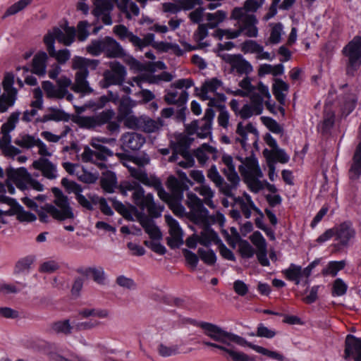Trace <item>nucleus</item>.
I'll list each match as a JSON object with an SVG mask.
<instances>
[{
    "mask_svg": "<svg viewBox=\"0 0 361 361\" xmlns=\"http://www.w3.org/2000/svg\"><path fill=\"white\" fill-rule=\"evenodd\" d=\"M186 204L190 208V216L193 221L202 226L200 235L195 234L186 240L187 246L195 248L197 243L204 246L218 243L219 240L217 234L209 228V225L216 220L209 215L208 210L203 206L202 200L195 194L190 192L187 195Z\"/></svg>",
    "mask_w": 361,
    "mask_h": 361,
    "instance_id": "obj_1",
    "label": "nucleus"
},
{
    "mask_svg": "<svg viewBox=\"0 0 361 361\" xmlns=\"http://www.w3.org/2000/svg\"><path fill=\"white\" fill-rule=\"evenodd\" d=\"M240 90L231 91L234 95L250 97V103L245 104L239 112L243 118H248L254 115H259L264 109V103L267 109L274 112V104L271 103V94L268 86L262 82H259L257 86L252 85L251 79L248 77L243 78L239 82Z\"/></svg>",
    "mask_w": 361,
    "mask_h": 361,
    "instance_id": "obj_2",
    "label": "nucleus"
},
{
    "mask_svg": "<svg viewBox=\"0 0 361 361\" xmlns=\"http://www.w3.org/2000/svg\"><path fill=\"white\" fill-rule=\"evenodd\" d=\"M52 192L54 195V203L56 206L46 204L42 205L47 200L44 195H37L34 196L28 190L25 193V196L22 198V202L30 209L37 210L38 208L44 209L47 214L51 215L53 218L63 221L66 219H72L74 218V214L71 207L69 205L68 199L64 196L62 192L57 188H52Z\"/></svg>",
    "mask_w": 361,
    "mask_h": 361,
    "instance_id": "obj_3",
    "label": "nucleus"
},
{
    "mask_svg": "<svg viewBox=\"0 0 361 361\" xmlns=\"http://www.w3.org/2000/svg\"><path fill=\"white\" fill-rule=\"evenodd\" d=\"M75 29L74 27L68 26L67 22L60 26H55L49 29L44 35L43 42L46 47L48 54L54 57L59 63L63 64L71 58V52L67 49L56 51L55 42L66 46H70L75 40Z\"/></svg>",
    "mask_w": 361,
    "mask_h": 361,
    "instance_id": "obj_4",
    "label": "nucleus"
},
{
    "mask_svg": "<svg viewBox=\"0 0 361 361\" xmlns=\"http://www.w3.org/2000/svg\"><path fill=\"white\" fill-rule=\"evenodd\" d=\"M221 161L225 165L224 173L226 176L228 180L231 183V186L224 184V179L219 174L215 165H212L207 171V177L219 188L220 190L226 195L231 196V190L235 188L240 182V178L235 171V165L233 163V157L227 154H223Z\"/></svg>",
    "mask_w": 361,
    "mask_h": 361,
    "instance_id": "obj_5",
    "label": "nucleus"
},
{
    "mask_svg": "<svg viewBox=\"0 0 361 361\" xmlns=\"http://www.w3.org/2000/svg\"><path fill=\"white\" fill-rule=\"evenodd\" d=\"M121 187L126 192H133L132 197L135 205L142 211L146 210L149 216L157 218L161 215L164 207L154 202L152 194H145L143 188L137 183L125 181L121 184Z\"/></svg>",
    "mask_w": 361,
    "mask_h": 361,
    "instance_id": "obj_6",
    "label": "nucleus"
},
{
    "mask_svg": "<svg viewBox=\"0 0 361 361\" xmlns=\"http://www.w3.org/2000/svg\"><path fill=\"white\" fill-rule=\"evenodd\" d=\"M198 91L200 97L209 100V106H219L220 102L225 100L224 87L222 81L216 78L206 80Z\"/></svg>",
    "mask_w": 361,
    "mask_h": 361,
    "instance_id": "obj_7",
    "label": "nucleus"
},
{
    "mask_svg": "<svg viewBox=\"0 0 361 361\" xmlns=\"http://www.w3.org/2000/svg\"><path fill=\"white\" fill-rule=\"evenodd\" d=\"M207 336L217 341L220 345L234 347V344L244 346L246 340L232 333L227 332L219 326L210 323L204 322L200 324Z\"/></svg>",
    "mask_w": 361,
    "mask_h": 361,
    "instance_id": "obj_8",
    "label": "nucleus"
},
{
    "mask_svg": "<svg viewBox=\"0 0 361 361\" xmlns=\"http://www.w3.org/2000/svg\"><path fill=\"white\" fill-rule=\"evenodd\" d=\"M112 101L115 104L119 103V113L120 114H127L131 111V108L135 105V102L133 101L129 97H123L121 101L118 99V96L116 94L110 92L109 97L102 96L99 98L97 102H89L82 106H77L74 105L76 111L78 114L84 112L87 109H92L93 110H98L103 108L109 101Z\"/></svg>",
    "mask_w": 361,
    "mask_h": 361,
    "instance_id": "obj_9",
    "label": "nucleus"
},
{
    "mask_svg": "<svg viewBox=\"0 0 361 361\" xmlns=\"http://www.w3.org/2000/svg\"><path fill=\"white\" fill-rule=\"evenodd\" d=\"M94 62L96 61L94 60L80 56H75L73 59L72 68L77 70L75 84L72 87L73 90L81 93H90L92 91L86 79L88 75L87 67Z\"/></svg>",
    "mask_w": 361,
    "mask_h": 361,
    "instance_id": "obj_10",
    "label": "nucleus"
},
{
    "mask_svg": "<svg viewBox=\"0 0 361 361\" xmlns=\"http://www.w3.org/2000/svg\"><path fill=\"white\" fill-rule=\"evenodd\" d=\"M231 18L236 20L235 25L238 27L240 35L243 34L248 37H257V20L254 15L245 13L242 8H235Z\"/></svg>",
    "mask_w": 361,
    "mask_h": 361,
    "instance_id": "obj_11",
    "label": "nucleus"
},
{
    "mask_svg": "<svg viewBox=\"0 0 361 361\" xmlns=\"http://www.w3.org/2000/svg\"><path fill=\"white\" fill-rule=\"evenodd\" d=\"M243 165L240 171L246 183L252 191L258 192L262 188V184L259 179L262 177L263 173L257 158L254 156L246 158Z\"/></svg>",
    "mask_w": 361,
    "mask_h": 361,
    "instance_id": "obj_12",
    "label": "nucleus"
},
{
    "mask_svg": "<svg viewBox=\"0 0 361 361\" xmlns=\"http://www.w3.org/2000/svg\"><path fill=\"white\" fill-rule=\"evenodd\" d=\"M115 139L105 137H93L91 145L96 149L92 151L89 147H85L81 154V159L84 162H95V159H104L113 154V152L104 146V144L114 143Z\"/></svg>",
    "mask_w": 361,
    "mask_h": 361,
    "instance_id": "obj_13",
    "label": "nucleus"
},
{
    "mask_svg": "<svg viewBox=\"0 0 361 361\" xmlns=\"http://www.w3.org/2000/svg\"><path fill=\"white\" fill-rule=\"evenodd\" d=\"M8 180L13 186V184H15L22 190L28 191L30 188H32L39 192L44 190V185L33 179L25 168L8 170Z\"/></svg>",
    "mask_w": 361,
    "mask_h": 361,
    "instance_id": "obj_14",
    "label": "nucleus"
},
{
    "mask_svg": "<svg viewBox=\"0 0 361 361\" xmlns=\"http://www.w3.org/2000/svg\"><path fill=\"white\" fill-rule=\"evenodd\" d=\"M56 84L57 86H55L50 81L43 82L42 89L47 97L55 99L66 97L67 100L71 102L73 95L68 92V88L72 85V80L66 76H61L57 79Z\"/></svg>",
    "mask_w": 361,
    "mask_h": 361,
    "instance_id": "obj_15",
    "label": "nucleus"
},
{
    "mask_svg": "<svg viewBox=\"0 0 361 361\" xmlns=\"http://www.w3.org/2000/svg\"><path fill=\"white\" fill-rule=\"evenodd\" d=\"M15 75L11 72L5 73L2 82L4 93L0 96V112H6L13 106L18 99V90L13 87Z\"/></svg>",
    "mask_w": 361,
    "mask_h": 361,
    "instance_id": "obj_16",
    "label": "nucleus"
},
{
    "mask_svg": "<svg viewBox=\"0 0 361 361\" xmlns=\"http://www.w3.org/2000/svg\"><path fill=\"white\" fill-rule=\"evenodd\" d=\"M193 85L190 79H180L176 81L165 95V100L169 104H184L188 98L187 90Z\"/></svg>",
    "mask_w": 361,
    "mask_h": 361,
    "instance_id": "obj_17",
    "label": "nucleus"
},
{
    "mask_svg": "<svg viewBox=\"0 0 361 361\" xmlns=\"http://www.w3.org/2000/svg\"><path fill=\"white\" fill-rule=\"evenodd\" d=\"M123 163L125 166L128 169L132 177L145 185L155 188L160 199L166 202L169 201V195L161 186V182L158 178L152 176L149 177L145 170L133 169L126 162Z\"/></svg>",
    "mask_w": 361,
    "mask_h": 361,
    "instance_id": "obj_18",
    "label": "nucleus"
},
{
    "mask_svg": "<svg viewBox=\"0 0 361 361\" xmlns=\"http://www.w3.org/2000/svg\"><path fill=\"white\" fill-rule=\"evenodd\" d=\"M264 140L271 148L270 149H264L263 151L267 163H271L275 165L276 162L286 164L289 161V156L283 149L279 147L276 140L270 134H266Z\"/></svg>",
    "mask_w": 361,
    "mask_h": 361,
    "instance_id": "obj_19",
    "label": "nucleus"
},
{
    "mask_svg": "<svg viewBox=\"0 0 361 361\" xmlns=\"http://www.w3.org/2000/svg\"><path fill=\"white\" fill-rule=\"evenodd\" d=\"M348 58V71L355 70L361 65V36L355 37L343 49Z\"/></svg>",
    "mask_w": 361,
    "mask_h": 361,
    "instance_id": "obj_20",
    "label": "nucleus"
},
{
    "mask_svg": "<svg viewBox=\"0 0 361 361\" xmlns=\"http://www.w3.org/2000/svg\"><path fill=\"white\" fill-rule=\"evenodd\" d=\"M180 142L175 146L173 153L170 157V161H174L183 168H190L194 165V159L188 150V147L182 142L185 136L180 134Z\"/></svg>",
    "mask_w": 361,
    "mask_h": 361,
    "instance_id": "obj_21",
    "label": "nucleus"
},
{
    "mask_svg": "<svg viewBox=\"0 0 361 361\" xmlns=\"http://www.w3.org/2000/svg\"><path fill=\"white\" fill-rule=\"evenodd\" d=\"M109 67L111 70L104 73V81L101 82L103 87L120 84L126 76V71L120 63L112 61L109 63Z\"/></svg>",
    "mask_w": 361,
    "mask_h": 361,
    "instance_id": "obj_22",
    "label": "nucleus"
},
{
    "mask_svg": "<svg viewBox=\"0 0 361 361\" xmlns=\"http://www.w3.org/2000/svg\"><path fill=\"white\" fill-rule=\"evenodd\" d=\"M114 115L112 109H108L94 116H79L76 122L80 127L91 129L108 123Z\"/></svg>",
    "mask_w": 361,
    "mask_h": 361,
    "instance_id": "obj_23",
    "label": "nucleus"
},
{
    "mask_svg": "<svg viewBox=\"0 0 361 361\" xmlns=\"http://www.w3.org/2000/svg\"><path fill=\"white\" fill-rule=\"evenodd\" d=\"M317 264V262L314 261L307 267L302 269L300 266L291 264L288 269L283 271V274L288 280L294 281L296 284H299L301 281L306 282L307 281L312 269Z\"/></svg>",
    "mask_w": 361,
    "mask_h": 361,
    "instance_id": "obj_24",
    "label": "nucleus"
},
{
    "mask_svg": "<svg viewBox=\"0 0 361 361\" xmlns=\"http://www.w3.org/2000/svg\"><path fill=\"white\" fill-rule=\"evenodd\" d=\"M118 0H113L117 1ZM94 8L92 11L93 15L106 25L112 24L111 12L114 8L112 0H92Z\"/></svg>",
    "mask_w": 361,
    "mask_h": 361,
    "instance_id": "obj_25",
    "label": "nucleus"
},
{
    "mask_svg": "<svg viewBox=\"0 0 361 361\" xmlns=\"http://www.w3.org/2000/svg\"><path fill=\"white\" fill-rule=\"evenodd\" d=\"M165 221L170 235L168 238V245L172 248L180 247L183 244V231L179 223L169 214L165 215Z\"/></svg>",
    "mask_w": 361,
    "mask_h": 361,
    "instance_id": "obj_26",
    "label": "nucleus"
},
{
    "mask_svg": "<svg viewBox=\"0 0 361 361\" xmlns=\"http://www.w3.org/2000/svg\"><path fill=\"white\" fill-rule=\"evenodd\" d=\"M63 166L69 174L75 176L80 181L85 183H94L99 176L97 173L90 172L79 164L64 162Z\"/></svg>",
    "mask_w": 361,
    "mask_h": 361,
    "instance_id": "obj_27",
    "label": "nucleus"
},
{
    "mask_svg": "<svg viewBox=\"0 0 361 361\" xmlns=\"http://www.w3.org/2000/svg\"><path fill=\"white\" fill-rule=\"evenodd\" d=\"M61 183L69 192L75 195L77 201L82 207L90 210L93 209V205L96 204V202H92L90 198V194L88 195L87 197L82 194V189L80 185L67 178L62 179ZM91 195L92 194L91 193Z\"/></svg>",
    "mask_w": 361,
    "mask_h": 361,
    "instance_id": "obj_28",
    "label": "nucleus"
},
{
    "mask_svg": "<svg viewBox=\"0 0 361 361\" xmlns=\"http://www.w3.org/2000/svg\"><path fill=\"white\" fill-rule=\"evenodd\" d=\"M240 49L244 54H255L257 60L273 61L275 55L264 51L263 46L256 41L248 39L240 44Z\"/></svg>",
    "mask_w": 361,
    "mask_h": 361,
    "instance_id": "obj_29",
    "label": "nucleus"
},
{
    "mask_svg": "<svg viewBox=\"0 0 361 361\" xmlns=\"http://www.w3.org/2000/svg\"><path fill=\"white\" fill-rule=\"evenodd\" d=\"M221 59L229 63L238 73L248 75L253 71L252 64L240 54H224Z\"/></svg>",
    "mask_w": 361,
    "mask_h": 361,
    "instance_id": "obj_30",
    "label": "nucleus"
},
{
    "mask_svg": "<svg viewBox=\"0 0 361 361\" xmlns=\"http://www.w3.org/2000/svg\"><path fill=\"white\" fill-rule=\"evenodd\" d=\"M178 179L173 176H170L167 180V185L173 193L180 195L182 197L183 191L188 190L192 185V183L188 178L185 172L178 171Z\"/></svg>",
    "mask_w": 361,
    "mask_h": 361,
    "instance_id": "obj_31",
    "label": "nucleus"
},
{
    "mask_svg": "<svg viewBox=\"0 0 361 361\" xmlns=\"http://www.w3.org/2000/svg\"><path fill=\"white\" fill-rule=\"evenodd\" d=\"M214 117V112L211 108H208L204 113L203 119L199 126L197 121L192 123L193 128L195 130L198 137L205 138L211 134L212 124Z\"/></svg>",
    "mask_w": 361,
    "mask_h": 361,
    "instance_id": "obj_32",
    "label": "nucleus"
},
{
    "mask_svg": "<svg viewBox=\"0 0 361 361\" xmlns=\"http://www.w3.org/2000/svg\"><path fill=\"white\" fill-rule=\"evenodd\" d=\"M121 147L126 150L140 149L145 142V138L137 133H126L121 138Z\"/></svg>",
    "mask_w": 361,
    "mask_h": 361,
    "instance_id": "obj_33",
    "label": "nucleus"
},
{
    "mask_svg": "<svg viewBox=\"0 0 361 361\" xmlns=\"http://www.w3.org/2000/svg\"><path fill=\"white\" fill-rule=\"evenodd\" d=\"M204 344L219 349L222 352V355L228 359L233 361H250L249 356L243 352L237 350L235 347H229L219 343H214L211 342H204Z\"/></svg>",
    "mask_w": 361,
    "mask_h": 361,
    "instance_id": "obj_34",
    "label": "nucleus"
},
{
    "mask_svg": "<svg viewBox=\"0 0 361 361\" xmlns=\"http://www.w3.org/2000/svg\"><path fill=\"white\" fill-rule=\"evenodd\" d=\"M345 357L361 361V338L348 335L345 340Z\"/></svg>",
    "mask_w": 361,
    "mask_h": 361,
    "instance_id": "obj_35",
    "label": "nucleus"
},
{
    "mask_svg": "<svg viewBox=\"0 0 361 361\" xmlns=\"http://www.w3.org/2000/svg\"><path fill=\"white\" fill-rule=\"evenodd\" d=\"M136 217L144 228L145 232L149 235L151 240L162 239L161 231L152 219H149L142 212H137Z\"/></svg>",
    "mask_w": 361,
    "mask_h": 361,
    "instance_id": "obj_36",
    "label": "nucleus"
},
{
    "mask_svg": "<svg viewBox=\"0 0 361 361\" xmlns=\"http://www.w3.org/2000/svg\"><path fill=\"white\" fill-rule=\"evenodd\" d=\"M32 166L42 171V175L48 179H55L58 176L56 166L44 158H39L32 163Z\"/></svg>",
    "mask_w": 361,
    "mask_h": 361,
    "instance_id": "obj_37",
    "label": "nucleus"
},
{
    "mask_svg": "<svg viewBox=\"0 0 361 361\" xmlns=\"http://www.w3.org/2000/svg\"><path fill=\"white\" fill-rule=\"evenodd\" d=\"M172 75L166 72L162 73L159 75H152L151 73L148 74H141L137 77H135L133 79L130 85L131 86H134V83H135L138 87L142 88V84L143 82H149V83H158L159 81H166L169 82L172 80Z\"/></svg>",
    "mask_w": 361,
    "mask_h": 361,
    "instance_id": "obj_38",
    "label": "nucleus"
},
{
    "mask_svg": "<svg viewBox=\"0 0 361 361\" xmlns=\"http://www.w3.org/2000/svg\"><path fill=\"white\" fill-rule=\"evenodd\" d=\"M336 240L341 244L345 245L355 235V231L350 222H344L334 227Z\"/></svg>",
    "mask_w": 361,
    "mask_h": 361,
    "instance_id": "obj_39",
    "label": "nucleus"
},
{
    "mask_svg": "<svg viewBox=\"0 0 361 361\" xmlns=\"http://www.w3.org/2000/svg\"><path fill=\"white\" fill-rule=\"evenodd\" d=\"M48 54L44 51L37 52L32 59V71L33 73L44 76L47 73V61Z\"/></svg>",
    "mask_w": 361,
    "mask_h": 361,
    "instance_id": "obj_40",
    "label": "nucleus"
},
{
    "mask_svg": "<svg viewBox=\"0 0 361 361\" xmlns=\"http://www.w3.org/2000/svg\"><path fill=\"white\" fill-rule=\"evenodd\" d=\"M195 155L201 164H204L211 157L214 161L219 157V152L207 144H203L195 152Z\"/></svg>",
    "mask_w": 361,
    "mask_h": 361,
    "instance_id": "obj_41",
    "label": "nucleus"
},
{
    "mask_svg": "<svg viewBox=\"0 0 361 361\" xmlns=\"http://www.w3.org/2000/svg\"><path fill=\"white\" fill-rule=\"evenodd\" d=\"M244 346H248L256 353L264 356L265 357L269 358L276 361H285V357L276 350L268 349L261 345H255L252 343L247 342L245 343Z\"/></svg>",
    "mask_w": 361,
    "mask_h": 361,
    "instance_id": "obj_42",
    "label": "nucleus"
},
{
    "mask_svg": "<svg viewBox=\"0 0 361 361\" xmlns=\"http://www.w3.org/2000/svg\"><path fill=\"white\" fill-rule=\"evenodd\" d=\"M20 116V111H17L13 112L8 118L7 121L1 126V138L5 140L7 142H11V137L9 133L15 129L16 124L19 121Z\"/></svg>",
    "mask_w": 361,
    "mask_h": 361,
    "instance_id": "obj_43",
    "label": "nucleus"
},
{
    "mask_svg": "<svg viewBox=\"0 0 361 361\" xmlns=\"http://www.w3.org/2000/svg\"><path fill=\"white\" fill-rule=\"evenodd\" d=\"M104 53L108 57H120L123 54V49L121 46L113 38H104Z\"/></svg>",
    "mask_w": 361,
    "mask_h": 361,
    "instance_id": "obj_44",
    "label": "nucleus"
},
{
    "mask_svg": "<svg viewBox=\"0 0 361 361\" xmlns=\"http://www.w3.org/2000/svg\"><path fill=\"white\" fill-rule=\"evenodd\" d=\"M17 202L13 199H6L0 195V219L3 224H6L5 216H13L15 206Z\"/></svg>",
    "mask_w": 361,
    "mask_h": 361,
    "instance_id": "obj_45",
    "label": "nucleus"
},
{
    "mask_svg": "<svg viewBox=\"0 0 361 361\" xmlns=\"http://www.w3.org/2000/svg\"><path fill=\"white\" fill-rule=\"evenodd\" d=\"M237 202L239 203L240 208L247 219L250 217L252 209L260 214L262 216H263L260 210L255 207L251 197L248 194L245 193L242 197H239L237 200Z\"/></svg>",
    "mask_w": 361,
    "mask_h": 361,
    "instance_id": "obj_46",
    "label": "nucleus"
},
{
    "mask_svg": "<svg viewBox=\"0 0 361 361\" xmlns=\"http://www.w3.org/2000/svg\"><path fill=\"white\" fill-rule=\"evenodd\" d=\"M227 18V13L222 10H219L214 13H206L204 23L209 29H214L222 23Z\"/></svg>",
    "mask_w": 361,
    "mask_h": 361,
    "instance_id": "obj_47",
    "label": "nucleus"
},
{
    "mask_svg": "<svg viewBox=\"0 0 361 361\" xmlns=\"http://www.w3.org/2000/svg\"><path fill=\"white\" fill-rule=\"evenodd\" d=\"M116 2L118 8L126 15L128 18L139 15L138 6L131 0H118Z\"/></svg>",
    "mask_w": 361,
    "mask_h": 361,
    "instance_id": "obj_48",
    "label": "nucleus"
},
{
    "mask_svg": "<svg viewBox=\"0 0 361 361\" xmlns=\"http://www.w3.org/2000/svg\"><path fill=\"white\" fill-rule=\"evenodd\" d=\"M361 175V142L357 145L353 156V164L349 170L350 179H357Z\"/></svg>",
    "mask_w": 361,
    "mask_h": 361,
    "instance_id": "obj_49",
    "label": "nucleus"
},
{
    "mask_svg": "<svg viewBox=\"0 0 361 361\" xmlns=\"http://www.w3.org/2000/svg\"><path fill=\"white\" fill-rule=\"evenodd\" d=\"M289 86L288 85L280 79L274 80L273 84V93L276 99L281 103L283 104L286 99V94L288 92Z\"/></svg>",
    "mask_w": 361,
    "mask_h": 361,
    "instance_id": "obj_50",
    "label": "nucleus"
},
{
    "mask_svg": "<svg viewBox=\"0 0 361 361\" xmlns=\"http://www.w3.org/2000/svg\"><path fill=\"white\" fill-rule=\"evenodd\" d=\"M114 32L122 40H128L133 44L140 42L138 37L129 32L124 25H116L114 27Z\"/></svg>",
    "mask_w": 361,
    "mask_h": 361,
    "instance_id": "obj_51",
    "label": "nucleus"
},
{
    "mask_svg": "<svg viewBox=\"0 0 361 361\" xmlns=\"http://www.w3.org/2000/svg\"><path fill=\"white\" fill-rule=\"evenodd\" d=\"M209 27L204 24H200L197 32L194 35V39L197 43L196 46L198 48H204L209 45L204 39L208 36Z\"/></svg>",
    "mask_w": 361,
    "mask_h": 361,
    "instance_id": "obj_52",
    "label": "nucleus"
},
{
    "mask_svg": "<svg viewBox=\"0 0 361 361\" xmlns=\"http://www.w3.org/2000/svg\"><path fill=\"white\" fill-rule=\"evenodd\" d=\"M16 71L18 72H22L21 75L25 78V82H23V80L20 78H17V84L19 86V87H23L25 83L31 86L37 85V82L36 78L32 75H29L30 71L27 67H18L16 68Z\"/></svg>",
    "mask_w": 361,
    "mask_h": 361,
    "instance_id": "obj_53",
    "label": "nucleus"
},
{
    "mask_svg": "<svg viewBox=\"0 0 361 361\" xmlns=\"http://www.w3.org/2000/svg\"><path fill=\"white\" fill-rule=\"evenodd\" d=\"M33 0H19L11 6H10L6 11L4 18H7L11 16L17 14L18 13L23 11L29 5L32 3Z\"/></svg>",
    "mask_w": 361,
    "mask_h": 361,
    "instance_id": "obj_54",
    "label": "nucleus"
},
{
    "mask_svg": "<svg viewBox=\"0 0 361 361\" xmlns=\"http://www.w3.org/2000/svg\"><path fill=\"white\" fill-rule=\"evenodd\" d=\"M118 156L121 158L123 166H125L123 162H126L129 166L135 169H140L143 170L140 166H144L149 162V157L146 156L142 157H133L132 159H126L124 158V156L121 154H118Z\"/></svg>",
    "mask_w": 361,
    "mask_h": 361,
    "instance_id": "obj_55",
    "label": "nucleus"
},
{
    "mask_svg": "<svg viewBox=\"0 0 361 361\" xmlns=\"http://www.w3.org/2000/svg\"><path fill=\"white\" fill-rule=\"evenodd\" d=\"M101 182L102 188L105 191L112 192L116 185V176L114 173L107 171L103 174Z\"/></svg>",
    "mask_w": 361,
    "mask_h": 361,
    "instance_id": "obj_56",
    "label": "nucleus"
},
{
    "mask_svg": "<svg viewBox=\"0 0 361 361\" xmlns=\"http://www.w3.org/2000/svg\"><path fill=\"white\" fill-rule=\"evenodd\" d=\"M195 190L204 197V203L211 208H214V204L212 201V198L214 196V192L212 188L205 184H202L198 188H195Z\"/></svg>",
    "mask_w": 361,
    "mask_h": 361,
    "instance_id": "obj_57",
    "label": "nucleus"
},
{
    "mask_svg": "<svg viewBox=\"0 0 361 361\" xmlns=\"http://www.w3.org/2000/svg\"><path fill=\"white\" fill-rule=\"evenodd\" d=\"M121 119L123 120L124 125L131 129H140L142 124V117L137 118L129 112L124 114H120Z\"/></svg>",
    "mask_w": 361,
    "mask_h": 361,
    "instance_id": "obj_58",
    "label": "nucleus"
},
{
    "mask_svg": "<svg viewBox=\"0 0 361 361\" xmlns=\"http://www.w3.org/2000/svg\"><path fill=\"white\" fill-rule=\"evenodd\" d=\"M73 329L68 319L54 322L51 326V331L57 334H69Z\"/></svg>",
    "mask_w": 361,
    "mask_h": 361,
    "instance_id": "obj_59",
    "label": "nucleus"
},
{
    "mask_svg": "<svg viewBox=\"0 0 361 361\" xmlns=\"http://www.w3.org/2000/svg\"><path fill=\"white\" fill-rule=\"evenodd\" d=\"M213 36L219 40L223 39H233L240 36V31L238 28L236 30L217 29L214 32Z\"/></svg>",
    "mask_w": 361,
    "mask_h": 361,
    "instance_id": "obj_60",
    "label": "nucleus"
},
{
    "mask_svg": "<svg viewBox=\"0 0 361 361\" xmlns=\"http://www.w3.org/2000/svg\"><path fill=\"white\" fill-rule=\"evenodd\" d=\"M66 118V115L64 111L54 108H51L44 114L40 120L42 122H47L48 121H59Z\"/></svg>",
    "mask_w": 361,
    "mask_h": 361,
    "instance_id": "obj_61",
    "label": "nucleus"
},
{
    "mask_svg": "<svg viewBox=\"0 0 361 361\" xmlns=\"http://www.w3.org/2000/svg\"><path fill=\"white\" fill-rule=\"evenodd\" d=\"M15 215L20 221L32 222L37 219L35 214L25 211L18 202L16 204L14 209L13 216Z\"/></svg>",
    "mask_w": 361,
    "mask_h": 361,
    "instance_id": "obj_62",
    "label": "nucleus"
},
{
    "mask_svg": "<svg viewBox=\"0 0 361 361\" xmlns=\"http://www.w3.org/2000/svg\"><path fill=\"white\" fill-rule=\"evenodd\" d=\"M204 248H200L198 250V255L200 258L207 264L212 265L216 261V254L213 250L209 249V246H205Z\"/></svg>",
    "mask_w": 361,
    "mask_h": 361,
    "instance_id": "obj_63",
    "label": "nucleus"
},
{
    "mask_svg": "<svg viewBox=\"0 0 361 361\" xmlns=\"http://www.w3.org/2000/svg\"><path fill=\"white\" fill-rule=\"evenodd\" d=\"M162 124L159 121L142 116V124L140 129L147 133H154L159 130Z\"/></svg>",
    "mask_w": 361,
    "mask_h": 361,
    "instance_id": "obj_64",
    "label": "nucleus"
}]
</instances>
